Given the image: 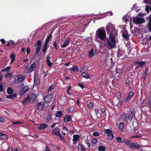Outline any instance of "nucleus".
Here are the masks:
<instances>
[{
	"label": "nucleus",
	"mask_w": 151,
	"mask_h": 151,
	"mask_svg": "<svg viewBox=\"0 0 151 151\" xmlns=\"http://www.w3.org/2000/svg\"><path fill=\"white\" fill-rule=\"evenodd\" d=\"M109 36V38L107 39V42L104 45V47H106L110 49H112L116 45V40L115 37L116 36L111 35Z\"/></svg>",
	"instance_id": "nucleus-1"
},
{
	"label": "nucleus",
	"mask_w": 151,
	"mask_h": 151,
	"mask_svg": "<svg viewBox=\"0 0 151 151\" xmlns=\"http://www.w3.org/2000/svg\"><path fill=\"white\" fill-rule=\"evenodd\" d=\"M96 35L97 37L101 40H104L106 38V34L104 29L99 28L96 31Z\"/></svg>",
	"instance_id": "nucleus-2"
},
{
	"label": "nucleus",
	"mask_w": 151,
	"mask_h": 151,
	"mask_svg": "<svg viewBox=\"0 0 151 151\" xmlns=\"http://www.w3.org/2000/svg\"><path fill=\"white\" fill-rule=\"evenodd\" d=\"M106 30L108 33L109 34V35H111L116 36L117 32L115 29L114 26L111 23H108L106 26Z\"/></svg>",
	"instance_id": "nucleus-3"
},
{
	"label": "nucleus",
	"mask_w": 151,
	"mask_h": 151,
	"mask_svg": "<svg viewBox=\"0 0 151 151\" xmlns=\"http://www.w3.org/2000/svg\"><path fill=\"white\" fill-rule=\"evenodd\" d=\"M128 114V118L130 121H131L134 118H136L134 112V108H131L127 110Z\"/></svg>",
	"instance_id": "nucleus-4"
},
{
	"label": "nucleus",
	"mask_w": 151,
	"mask_h": 151,
	"mask_svg": "<svg viewBox=\"0 0 151 151\" xmlns=\"http://www.w3.org/2000/svg\"><path fill=\"white\" fill-rule=\"evenodd\" d=\"M133 22L134 23L137 24H142L144 23L145 22V20L144 19L139 17H134L133 19Z\"/></svg>",
	"instance_id": "nucleus-5"
},
{
	"label": "nucleus",
	"mask_w": 151,
	"mask_h": 151,
	"mask_svg": "<svg viewBox=\"0 0 151 151\" xmlns=\"http://www.w3.org/2000/svg\"><path fill=\"white\" fill-rule=\"evenodd\" d=\"M105 133L107 134L109 139L111 140L113 139L114 136L111 130L109 129H106L105 130Z\"/></svg>",
	"instance_id": "nucleus-6"
},
{
	"label": "nucleus",
	"mask_w": 151,
	"mask_h": 151,
	"mask_svg": "<svg viewBox=\"0 0 151 151\" xmlns=\"http://www.w3.org/2000/svg\"><path fill=\"white\" fill-rule=\"evenodd\" d=\"M36 66V64L35 63H33L30 66L27 68L26 69V72L27 73H30L34 70L35 67Z\"/></svg>",
	"instance_id": "nucleus-7"
},
{
	"label": "nucleus",
	"mask_w": 151,
	"mask_h": 151,
	"mask_svg": "<svg viewBox=\"0 0 151 151\" xmlns=\"http://www.w3.org/2000/svg\"><path fill=\"white\" fill-rule=\"evenodd\" d=\"M45 106V103L44 102H38L36 105V109L40 111H42Z\"/></svg>",
	"instance_id": "nucleus-8"
},
{
	"label": "nucleus",
	"mask_w": 151,
	"mask_h": 151,
	"mask_svg": "<svg viewBox=\"0 0 151 151\" xmlns=\"http://www.w3.org/2000/svg\"><path fill=\"white\" fill-rule=\"evenodd\" d=\"M147 21H148L147 27L150 31L151 32V14L146 17Z\"/></svg>",
	"instance_id": "nucleus-9"
},
{
	"label": "nucleus",
	"mask_w": 151,
	"mask_h": 151,
	"mask_svg": "<svg viewBox=\"0 0 151 151\" xmlns=\"http://www.w3.org/2000/svg\"><path fill=\"white\" fill-rule=\"evenodd\" d=\"M24 79V77L22 75H20L17 78L16 77L15 78V82L17 83L22 82Z\"/></svg>",
	"instance_id": "nucleus-10"
},
{
	"label": "nucleus",
	"mask_w": 151,
	"mask_h": 151,
	"mask_svg": "<svg viewBox=\"0 0 151 151\" xmlns=\"http://www.w3.org/2000/svg\"><path fill=\"white\" fill-rule=\"evenodd\" d=\"M52 94H50L45 97L44 99V101L46 103L49 102L52 99Z\"/></svg>",
	"instance_id": "nucleus-11"
},
{
	"label": "nucleus",
	"mask_w": 151,
	"mask_h": 151,
	"mask_svg": "<svg viewBox=\"0 0 151 151\" xmlns=\"http://www.w3.org/2000/svg\"><path fill=\"white\" fill-rule=\"evenodd\" d=\"M52 134L55 136H59V134H61L59 132V129L58 127L54 128L52 132Z\"/></svg>",
	"instance_id": "nucleus-12"
},
{
	"label": "nucleus",
	"mask_w": 151,
	"mask_h": 151,
	"mask_svg": "<svg viewBox=\"0 0 151 151\" xmlns=\"http://www.w3.org/2000/svg\"><path fill=\"white\" fill-rule=\"evenodd\" d=\"M135 64H137L140 67L142 68L145 66L146 65V63L145 62L143 61H136L135 63Z\"/></svg>",
	"instance_id": "nucleus-13"
},
{
	"label": "nucleus",
	"mask_w": 151,
	"mask_h": 151,
	"mask_svg": "<svg viewBox=\"0 0 151 151\" xmlns=\"http://www.w3.org/2000/svg\"><path fill=\"white\" fill-rule=\"evenodd\" d=\"M52 112H50L49 113L45 120L46 123H48L52 120Z\"/></svg>",
	"instance_id": "nucleus-14"
},
{
	"label": "nucleus",
	"mask_w": 151,
	"mask_h": 151,
	"mask_svg": "<svg viewBox=\"0 0 151 151\" xmlns=\"http://www.w3.org/2000/svg\"><path fill=\"white\" fill-rule=\"evenodd\" d=\"M29 87L27 86H25L22 89L21 91L20 92V95H23L25 92H26L28 89Z\"/></svg>",
	"instance_id": "nucleus-15"
},
{
	"label": "nucleus",
	"mask_w": 151,
	"mask_h": 151,
	"mask_svg": "<svg viewBox=\"0 0 151 151\" xmlns=\"http://www.w3.org/2000/svg\"><path fill=\"white\" fill-rule=\"evenodd\" d=\"M120 118L121 121H124L127 118V114L125 113H122L120 115Z\"/></svg>",
	"instance_id": "nucleus-16"
},
{
	"label": "nucleus",
	"mask_w": 151,
	"mask_h": 151,
	"mask_svg": "<svg viewBox=\"0 0 151 151\" xmlns=\"http://www.w3.org/2000/svg\"><path fill=\"white\" fill-rule=\"evenodd\" d=\"M48 125L45 123H42L40 124V126L38 127L39 130H43L48 127Z\"/></svg>",
	"instance_id": "nucleus-17"
},
{
	"label": "nucleus",
	"mask_w": 151,
	"mask_h": 151,
	"mask_svg": "<svg viewBox=\"0 0 151 151\" xmlns=\"http://www.w3.org/2000/svg\"><path fill=\"white\" fill-rule=\"evenodd\" d=\"M70 39L69 38L67 39L65 41L64 43L61 46V47L62 48H64L68 46L70 44L69 41Z\"/></svg>",
	"instance_id": "nucleus-18"
},
{
	"label": "nucleus",
	"mask_w": 151,
	"mask_h": 151,
	"mask_svg": "<svg viewBox=\"0 0 151 151\" xmlns=\"http://www.w3.org/2000/svg\"><path fill=\"white\" fill-rule=\"evenodd\" d=\"M36 95L34 94H32L30 95V103L32 104L34 101L36 99Z\"/></svg>",
	"instance_id": "nucleus-19"
},
{
	"label": "nucleus",
	"mask_w": 151,
	"mask_h": 151,
	"mask_svg": "<svg viewBox=\"0 0 151 151\" xmlns=\"http://www.w3.org/2000/svg\"><path fill=\"white\" fill-rule=\"evenodd\" d=\"M71 118L70 115L66 114L64 116V122H68L70 121Z\"/></svg>",
	"instance_id": "nucleus-20"
},
{
	"label": "nucleus",
	"mask_w": 151,
	"mask_h": 151,
	"mask_svg": "<svg viewBox=\"0 0 151 151\" xmlns=\"http://www.w3.org/2000/svg\"><path fill=\"white\" fill-rule=\"evenodd\" d=\"M30 100V96L28 95L27 97L25 98L23 101V104L24 105H26L28 104Z\"/></svg>",
	"instance_id": "nucleus-21"
},
{
	"label": "nucleus",
	"mask_w": 151,
	"mask_h": 151,
	"mask_svg": "<svg viewBox=\"0 0 151 151\" xmlns=\"http://www.w3.org/2000/svg\"><path fill=\"white\" fill-rule=\"evenodd\" d=\"M117 126L119 128V130L122 131H123L124 127V122H120L117 124Z\"/></svg>",
	"instance_id": "nucleus-22"
},
{
	"label": "nucleus",
	"mask_w": 151,
	"mask_h": 151,
	"mask_svg": "<svg viewBox=\"0 0 151 151\" xmlns=\"http://www.w3.org/2000/svg\"><path fill=\"white\" fill-rule=\"evenodd\" d=\"M50 57L49 56H48L46 60V62L47 63V65L50 67L52 64V63L50 62Z\"/></svg>",
	"instance_id": "nucleus-23"
},
{
	"label": "nucleus",
	"mask_w": 151,
	"mask_h": 151,
	"mask_svg": "<svg viewBox=\"0 0 151 151\" xmlns=\"http://www.w3.org/2000/svg\"><path fill=\"white\" fill-rule=\"evenodd\" d=\"M125 143L126 144L127 146L130 148V147L131 146V145H132V142L129 140H128L127 139H125L124 140Z\"/></svg>",
	"instance_id": "nucleus-24"
},
{
	"label": "nucleus",
	"mask_w": 151,
	"mask_h": 151,
	"mask_svg": "<svg viewBox=\"0 0 151 151\" xmlns=\"http://www.w3.org/2000/svg\"><path fill=\"white\" fill-rule=\"evenodd\" d=\"M123 37L124 39L127 40L129 37L128 32H123Z\"/></svg>",
	"instance_id": "nucleus-25"
},
{
	"label": "nucleus",
	"mask_w": 151,
	"mask_h": 151,
	"mask_svg": "<svg viewBox=\"0 0 151 151\" xmlns=\"http://www.w3.org/2000/svg\"><path fill=\"white\" fill-rule=\"evenodd\" d=\"M70 71H73L74 72H76L79 71L78 67L76 66H73L70 69Z\"/></svg>",
	"instance_id": "nucleus-26"
},
{
	"label": "nucleus",
	"mask_w": 151,
	"mask_h": 151,
	"mask_svg": "<svg viewBox=\"0 0 151 151\" xmlns=\"http://www.w3.org/2000/svg\"><path fill=\"white\" fill-rule=\"evenodd\" d=\"M139 144L137 143H134L133 142H132V145L130 147V148L132 149H136L137 148V147L138 146Z\"/></svg>",
	"instance_id": "nucleus-27"
},
{
	"label": "nucleus",
	"mask_w": 151,
	"mask_h": 151,
	"mask_svg": "<svg viewBox=\"0 0 151 151\" xmlns=\"http://www.w3.org/2000/svg\"><path fill=\"white\" fill-rule=\"evenodd\" d=\"M94 55V53L93 52V48H91L90 52H89L88 57L90 58H92Z\"/></svg>",
	"instance_id": "nucleus-28"
},
{
	"label": "nucleus",
	"mask_w": 151,
	"mask_h": 151,
	"mask_svg": "<svg viewBox=\"0 0 151 151\" xmlns=\"http://www.w3.org/2000/svg\"><path fill=\"white\" fill-rule=\"evenodd\" d=\"M14 92V90L11 87H9L7 89V93L8 94L12 95Z\"/></svg>",
	"instance_id": "nucleus-29"
},
{
	"label": "nucleus",
	"mask_w": 151,
	"mask_h": 151,
	"mask_svg": "<svg viewBox=\"0 0 151 151\" xmlns=\"http://www.w3.org/2000/svg\"><path fill=\"white\" fill-rule=\"evenodd\" d=\"M63 115V113L62 111H58L56 114L55 116L58 118H60Z\"/></svg>",
	"instance_id": "nucleus-30"
},
{
	"label": "nucleus",
	"mask_w": 151,
	"mask_h": 151,
	"mask_svg": "<svg viewBox=\"0 0 151 151\" xmlns=\"http://www.w3.org/2000/svg\"><path fill=\"white\" fill-rule=\"evenodd\" d=\"M82 75L83 77L87 79H88L90 78L88 74L85 72L82 73Z\"/></svg>",
	"instance_id": "nucleus-31"
},
{
	"label": "nucleus",
	"mask_w": 151,
	"mask_h": 151,
	"mask_svg": "<svg viewBox=\"0 0 151 151\" xmlns=\"http://www.w3.org/2000/svg\"><path fill=\"white\" fill-rule=\"evenodd\" d=\"M16 55L14 53L11 54L10 56V58L11 59V63H12L15 60Z\"/></svg>",
	"instance_id": "nucleus-32"
},
{
	"label": "nucleus",
	"mask_w": 151,
	"mask_h": 151,
	"mask_svg": "<svg viewBox=\"0 0 151 151\" xmlns=\"http://www.w3.org/2000/svg\"><path fill=\"white\" fill-rule=\"evenodd\" d=\"M77 148L78 150L80 151L86 150V149L83 148V146L80 144H79L77 146Z\"/></svg>",
	"instance_id": "nucleus-33"
},
{
	"label": "nucleus",
	"mask_w": 151,
	"mask_h": 151,
	"mask_svg": "<svg viewBox=\"0 0 151 151\" xmlns=\"http://www.w3.org/2000/svg\"><path fill=\"white\" fill-rule=\"evenodd\" d=\"M0 136H2V137H1L0 138H2L4 139H6L7 138V135L6 134L0 132Z\"/></svg>",
	"instance_id": "nucleus-34"
},
{
	"label": "nucleus",
	"mask_w": 151,
	"mask_h": 151,
	"mask_svg": "<svg viewBox=\"0 0 151 151\" xmlns=\"http://www.w3.org/2000/svg\"><path fill=\"white\" fill-rule=\"evenodd\" d=\"M52 37V36L51 33H50L49 35V36L47 37V38L46 39V40L45 42V44H48V42L50 40Z\"/></svg>",
	"instance_id": "nucleus-35"
},
{
	"label": "nucleus",
	"mask_w": 151,
	"mask_h": 151,
	"mask_svg": "<svg viewBox=\"0 0 151 151\" xmlns=\"http://www.w3.org/2000/svg\"><path fill=\"white\" fill-rule=\"evenodd\" d=\"M59 137L60 140L63 141V142L65 143V144L66 143V142L65 141V139L63 137L61 134H59V135L58 136Z\"/></svg>",
	"instance_id": "nucleus-36"
},
{
	"label": "nucleus",
	"mask_w": 151,
	"mask_h": 151,
	"mask_svg": "<svg viewBox=\"0 0 151 151\" xmlns=\"http://www.w3.org/2000/svg\"><path fill=\"white\" fill-rule=\"evenodd\" d=\"M16 96V94H14L12 95H8L6 96V98L8 99H13L15 98Z\"/></svg>",
	"instance_id": "nucleus-37"
},
{
	"label": "nucleus",
	"mask_w": 151,
	"mask_h": 151,
	"mask_svg": "<svg viewBox=\"0 0 151 151\" xmlns=\"http://www.w3.org/2000/svg\"><path fill=\"white\" fill-rule=\"evenodd\" d=\"M98 149L99 151H104L106 150V147L103 146H100L98 147Z\"/></svg>",
	"instance_id": "nucleus-38"
},
{
	"label": "nucleus",
	"mask_w": 151,
	"mask_h": 151,
	"mask_svg": "<svg viewBox=\"0 0 151 151\" xmlns=\"http://www.w3.org/2000/svg\"><path fill=\"white\" fill-rule=\"evenodd\" d=\"M40 83L39 79L38 78H34V84L37 85Z\"/></svg>",
	"instance_id": "nucleus-39"
},
{
	"label": "nucleus",
	"mask_w": 151,
	"mask_h": 151,
	"mask_svg": "<svg viewBox=\"0 0 151 151\" xmlns=\"http://www.w3.org/2000/svg\"><path fill=\"white\" fill-rule=\"evenodd\" d=\"M73 140L75 141H77L79 137V136L78 134L74 135L73 136Z\"/></svg>",
	"instance_id": "nucleus-40"
},
{
	"label": "nucleus",
	"mask_w": 151,
	"mask_h": 151,
	"mask_svg": "<svg viewBox=\"0 0 151 151\" xmlns=\"http://www.w3.org/2000/svg\"><path fill=\"white\" fill-rule=\"evenodd\" d=\"M116 139L117 140V141L119 143L124 142L122 140V138H121V137H116Z\"/></svg>",
	"instance_id": "nucleus-41"
},
{
	"label": "nucleus",
	"mask_w": 151,
	"mask_h": 151,
	"mask_svg": "<svg viewBox=\"0 0 151 151\" xmlns=\"http://www.w3.org/2000/svg\"><path fill=\"white\" fill-rule=\"evenodd\" d=\"M48 45V44H45L44 46H43V47L42 49V52L43 53H44L47 50V47Z\"/></svg>",
	"instance_id": "nucleus-42"
},
{
	"label": "nucleus",
	"mask_w": 151,
	"mask_h": 151,
	"mask_svg": "<svg viewBox=\"0 0 151 151\" xmlns=\"http://www.w3.org/2000/svg\"><path fill=\"white\" fill-rule=\"evenodd\" d=\"M11 69V67L9 66H8L6 68H4L1 70V72L9 71Z\"/></svg>",
	"instance_id": "nucleus-43"
},
{
	"label": "nucleus",
	"mask_w": 151,
	"mask_h": 151,
	"mask_svg": "<svg viewBox=\"0 0 151 151\" xmlns=\"http://www.w3.org/2000/svg\"><path fill=\"white\" fill-rule=\"evenodd\" d=\"M36 46V54L37 53H38L40 50L41 49V47L37 45H35Z\"/></svg>",
	"instance_id": "nucleus-44"
},
{
	"label": "nucleus",
	"mask_w": 151,
	"mask_h": 151,
	"mask_svg": "<svg viewBox=\"0 0 151 151\" xmlns=\"http://www.w3.org/2000/svg\"><path fill=\"white\" fill-rule=\"evenodd\" d=\"M94 105V103L91 102L88 105V106L89 109H91Z\"/></svg>",
	"instance_id": "nucleus-45"
},
{
	"label": "nucleus",
	"mask_w": 151,
	"mask_h": 151,
	"mask_svg": "<svg viewBox=\"0 0 151 151\" xmlns=\"http://www.w3.org/2000/svg\"><path fill=\"white\" fill-rule=\"evenodd\" d=\"M42 45V43L41 40H38L35 45L41 47V45Z\"/></svg>",
	"instance_id": "nucleus-46"
},
{
	"label": "nucleus",
	"mask_w": 151,
	"mask_h": 151,
	"mask_svg": "<svg viewBox=\"0 0 151 151\" xmlns=\"http://www.w3.org/2000/svg\"><path fill=\"white\" fill-rule=\"evenodd\" d=\"M100 133L97 131H95L93 133V135L94 136H99L100 135Z\"/></svg>",
	"instance_id": "nucleus-47"
},
{
	"label": "nucleus",
	"mask_w": 151,
	"mask_h": 151,
	"mask_svg": "<svg viewBox=\"0 0 151 151\" xmlns=\"http://www.w3.org/2000/svg\"><path fill=\"white\" fill-rule=\"evenodd\" d=\"M12 76V74L11 73H9L5 75V77L6 78H8L11 77Z\"/></svg>",
	"instance_id": "nucleus-48"
},
{
	"label": "nucleus",
	"mask_w": 151,
	"mask_h": 151,
	"mask_svg": "<svg viewBox=\"0 0 151 151\" xmlns=\"http://www.w3.org/2000/svg\"><path fill=\"white\" fill-rule=\"evenodd\" d=\"M97 139L95 138H93L91 140V142L93 144H95L97 142Z\"/></svg>",
	"instance_id": "nucleus-49"
},
{
	"label": "nucleus",
	"mask_w": 151,
	"mask_h": 151,
	"mask_svg": "<svg viewBox=\"0 0 151 151\" xmlns=\"http://www.w3.org/2000/svg\"><path fill=\"white\" fill-rule=\"evenodd\" d=\"M123 54L122 52L121 51L119 50H118V53H117V57H118L120 56L121 55Z\"/></svg>",
	"instance_id": "nucleus-50"
},
{
	"label": "nucleus",
	"mask_w": 151,
	"mask_h": 151,
	"mask_svg": "<svg viewBox=\"0 0 151 151\" xmlns=\"http://www.w3.org/2000/svg\"><path fill=\"white\" fill-rule=\"evenodd\" d=\"M144 2L146 4H149L151 5V0H144Z\"/></svg>",
	"instance_id": "nucleus-51"
},
{
	"label": "nucleus",
	"mask_w": 151,
	"mask_h": 151,
	"mask_svg": "<svg viewBox=\"0 0 151 151\" xmlns=\"http://www.w3.org/2000/svg\"><path fill=\"white\" fill-rule=\"evenodd\" d=\"M150 7L148 6H146L145 7V11L147 13H149V10H150Z\"/></svg>",
	"instance_id": "nucleus-52"
},
{
	"label": "nucleus",
	"mask_w": 151,
	"mask_h": 151,
	"mask_svg": "<svg viewBox=\"0 0 151 151\" xmlns=\"http://www.w3.org/2000/svg\"><path fill=\"white\" fill-rule=\"evenodd\" d=\"M12 124H22L23 123L22 122H19L18 121L16 122H12Z\"/></svg>",
	"instance_id": "nucleus-53"
},
{
	"label": "nucleus",
	"mask_w": 151,
	"mask_h": 151,
	"mask_svg": "<svg viewBox=\"0 0 151 151\" xmlns=\"http://www.w3.org/2000/svg\"><path fill=\"white\" fill-rule=\"evenodd\" d=\"M4 84V83H3L0 85V91L1 92H4L3 89V85Z\"/></svg>",
	"instance_id": "nucleus-54"
},
{
	"label": "nucleus",
	"mask_w": 151,
	"mask_h": 151,
	"mask_svg": "<svg viewBox=\"0 0 151 151\" xmlns=\"http://www.w3.org/2000/svg\"><path fill=\"white\" fill-rule=\"evenodd\" d=\"M78 86L81 87L82 88H83L85 87V86L82 83H78Z\"/></svg>",
	"instance_id": "nucleus-55"
},
{
	"label": "nucleus",
	"mask_w": 151,
	"mask_h": 151,
	"mask_svg": "<svg viewBox=\"0 0 151 151\" xmlns=\"http://www.w3.org/2000/svg\"><path fill=\"white\" fill-rule=\"evenodd\" d=\"M134 94L133 92L131 91L129 93L128 96H129L131 98L134 96Z\"/></svg>",
	"instance_id": "nucleus-56"
},
{
	"label": "nucleus",
	"mask_w": 151,
	"mask_h": 151,
	"mask_svg": "<svg viewBox=\"0 0 151 151\" xmlns=\"http://www.w3.org/2000/svg\"><path fill=\"white\" fill-rule=\"evenodd\" d=\"M53 45L56 50H57L58 49V47L57 45V43L55 42V41L54 42Z\"/></svg>",
	"instance_id": "nucleus-57"
},
{
	"label": "nucleus",
	"mask_w": 151,
	"mask_h": 151,
	"mask_svg": "<svg viewBox=\"0 0 151 151\" xmlns=\"http://www.w3.org/2000/svg\"><path fill=\"white\" fill-rule=\"evenodd\" d=\"M85 142L87 146L88 147H90L91 145L90 143L88 141V140H86Z\"/></svg>",
	"instance_id": "nucleus-58"
},
{
	"label": "nucleus",
	"mask_w": 151,
	"mask_h": 151,
	"mask_svg": "<svg viewBox=\"0 0 151 151\" xmlns=\"http://www.w3.org/2000/svg\"><path fill=\"white\" fill-rule=\"evenodd\" d=\"M138 145V146L137 147V149L139 151H143V149L140 146V145L139 144Z\"/></svg>",
	"instance_id": "nucleus-59"
},
{
	"label": "nucleus",
	"mask_w": 151,
	"mask_h": 151,
	"mask_svg": "<svg viewBox=\"0 0 151 151\" xmlns=\"http://www.w3.org/2000/svg\"><path fill=\"white\" fill-rule=\"evenodd\" d=\"M131 98L128 95V96L125 99V101H129L130 100Z\"/></svg>",
	"instance_id": "nucleus-60"
},
{
	"label": "nucleus",
	"mask_w": 151,
	"mask_h": 151,
	"mask_svg": "<svg viewBox=\"0 0 151 151\" xmlns=\"http://www.w3.org/2000/svg\"><path fill=\"white\" fill-rule=\"evenodd\" d=\"M147 73H144L143 75L142 78L144 79V80H145L146 77H147Z\"/></svg>",
	"instance_id": "nucleus-61"
},
{
	"label": "nucleus",
	"mask_w": 151,
	"mask_h": 151,
	"mask_svg": "<svg viewBox=\"0 0 151 151\" xmlns=\"http://www.w3.org/2000/svg\"><path fill=\"white\" fill-rule=\"evenodd\" d=\"M54 88V86H50L48 90V91H50L51 90H52Z\"/></svg>",
	"instance_id": "nucleus-62"
},
{
	"label": "nucleus",
	"mask_w": 151,
	"mask_h": 151,
	"mask_svg": "<svg viewBox=\"0 0 151 151\" xmlns=\"http://www.w3.org/2000/svg\"><path fill=\"white\" fill-rule=\"evenodd\" d=\"M0 122L2 123L4 122V120L3 117H0Z\"/></svg>",
	"instance_id": "nucleus-63"
},
{
	"label": "nucleus",
	"mask_w": 151,
	"mask_h": 151,
	"mask_svg": "<svg viewBox=\"0 0 151 151\" xmlns=\"http://www.w3.org/2000/svg\"><path fill=\"white\" fill-rule=\"evenodd\" d=\"M9 42L10 43V44L12 45H14L15 44V42L14 41L12 40H9Z\"/></svg>",
	"instance_id": "nucleus-64"
}]
</instances>
